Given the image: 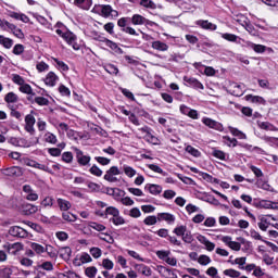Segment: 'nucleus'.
I'll use <instances>...</instances> for the list:
<instances>
[{"label":"nucleus","mask_w":278,"mask_h":278,"mask_svg":"<svg viewBox=\"0 0 278 278\" xmlns=\"http://www.w3.org/2000/svg\"><path fill=\"white\" fill-rule=\"evenodd\" d=\"M129 21V17H122L117 21L118 27H122V31L125 34H129L130 36H138L136 33V29H134L131 26H127V22Z\"/></svg>","instance_id":"1"},{"label":"nucleus","mask_w":278,"mask_h":278,"mask_svg":"<svg viewBox=\"0 0 278 278\" xmlns=\"http://www.w3.org/2000/svg\"><path fill=\"white\" fill-rule=\"evenodd\" d=\"M9 236H12L13 238H27L29 233L21 226H12L9 229Z\"/></svg>","instance_id":"2"},{"label":"nucleus","mask_w":278,"mask_h":278,"mask_svg":"<svg viewBox=\"0 0 278 278\" xmlns=\"http://www.w3.org/2000/svg\"><path fill=\"white\" fill-rule=\"evenodd\" d=\"M115 175H121V169H118L116 166H112L109 170H106L104 175L105 181H109L110 184H116L118 178H116Z\"/></svg>","instance_id":"3"},{"label":"nucleus","mask_w":278,"mask_h":278,"mask_svg":"<svg viewBox=\"0 0 278 278\" xmlns=\"http://www.w3.org/2000/svg\"><path fill=\"white\" fill-rule=\"evenodd\" d=\"M62 39L65 40L67 45L73 47L74 51H79V45L75 42V40H77V37L75 36V34L71 31L64 33V35H62Z\"/></svg>","instance_id":"4"},{"label":"nucleus","mask_w":278,"mask_h":278,"mask_svg":"<svg viewBox=\"0 0 278 278\" xmlns=\"http://www.w3.org/2000/svg\"><path fill=\"white\" fill-rule=\"evenodd\" d=\"M74 151L79 166H88V164H90V156L84 155V152L77 148H74Z\"/></svg>","instance_id":"5"},{"label":"nucleus","mask_w":278,"mask_h":278,"mask_svg":"<svg viewBox=\"0 0 278 278\" xmlns=\"http://www.w3.org/2000/svg\"><path fill=\"white\" fill-rule=\"evenodd\" d=\"M4 250L8 251L10 255H16L18 251H23V244H21L20 242L7 243L4 244Z\"/></svg>","instance_id":"6"},{"label":"nucleus","mask_w":278,"mask_h":278,"mask_svg":"<svg viewBox=\"0 0 278 278\" xmlns=\"http://www.w3.org/2000/svg\"><path fill=\"white\" fill-rule=\"evenodd\" d=\"M94 40H99L100 42H104V45H106V47H109L110 49H112L113 51H121V53H123V50L121 48H118V45H116V42L105 38V37H101V35H97V37L94 38Z\"/></svg>","instance_id":"7"},{"label":"nucleus","mask_w":278,"mask_h":278,"mask_svg":"<svg viewBox=\"0 0 278 278\" xmlns=\"http://www.w3.org/2000/svg\"><path fill=\"white\" fill-rule=\"evenodd\" d=\"M8 177H23V169L20 166H13L4 169Z\"/></svg>","instance_id":"8"},{"label":"nucleus","mask_w":278,"mask_h":278,"mask_svg":"<svg viewBox=\"0 0 278 278\" xmlns=\"http://www.w3.org/2000/svg\"><path fill=\"white\" fill-rule=\"evenodd\" d=\"M202 123L206 125V127H210L211 129H216L217 131H220L223 129V125L210 117H204L202 119Z\"/></svg>","instance_id":"9"},{"label":"nucleus","mask_w":278,"mask_h":278,"mask_svg":"<svg viewBox=\"0 0 278 278\" xmlns=\"http://www.w3.org/2000/svg\"><path fill=\"white\" fill-rule=\"evenodd\" d=\"M184 81H186V84H188V86L191 88H195V90H203L204 88L203 84H201V81H199L197 78L185 76Z\"/></svg>","instance_id":"10"},{"label":"nucleus","mask_w":278,"mask_h":278,"mask_svg":"<svg viewBox=\"0 0 278 278\" xmlns=\"http://www.w3.org/2000/svg\"><path fill=\"white\" fill-rule=\"evenodd\" d=\"M130 21H131L132 25H149V23H150V21L147 17H144L140 14L132 15Z\"/></svg>","instance_id":"11"},{"label":"nucleus","mask_w":278,"mask_h":278,"mask_svg":"<svg viewBox=\"0 0 278 278\" xmlns=\"http://www.w3.org/2000/svg\"><path fill=\"white\" fill-rule=\"evenodd\" d=\"M90 262H92V257L90 256V254L85 252L80 255L79 260L78 258L74 260V265L81 266V264H88Z\"/></svg>","instance_id":"12"},{"label":"nucleus","mask_w":278,"mask_h":278,"mask_svg":"<svg viewBox=\"0 0 278 278\" xmlns=\"http://www.w3.org/2000/svg\"><path fill=\"white\" fill-rule=\"evenodd\" d=\"M157 220L160 223H161V220H165V223H168V225H173V223H175V215H173L170 213H159Z\"/></svg>","instance_id":"13"},{"label":"nucleus","mask_w":278,"mask_h":278,"mask_svg":"<svg viewBox=\"0 0 278 278\" xmlns=\"http://www.w3.org/2000/svg\"><path fill=\"white\" fill-rule=\"evenodd\" d=\"M45 84L46 86H50L51 88H53V86L58 84V75H55V73L53 72H49L46 76Z\"/></svg>","instance_id":"14"},{"label":"nucleus","mask_w":278,"mask_h":278,"mask_svg":"<svg viewBox=\"0 0 278 278\" xmlns=\"http://www.w3.org/2000/svg\"><path fill=\"white\" fill-rule=\"evenodd\" d=\"M72 253H73V250H71L70 247H64L59 249V255L65 262H68V260H71Z\"/></svg>","instance_id":"15"},{"label":"nucleus","mask_w":278,"mask_h":278,"mask_svg":"<svg viewBox=\"0 0 278 278\" xmlns=\"http://www.w3.org/2000/svg\"><path fill=\"white\" fill-rule=\"evenodd\" d=\"M243 85H238L236 83H233L230 86V92L231 94H233V97H242V94H244V90L242 89Z\"/></svg>","instance_id":"16"},{"label":"nucleus","mask_w":278,"mask_h":278,"mask_svg":"<svg viewBox=\"0 0 278 278\" xmlns=\"http://www.w3.org/2000/svg\"><path fill=\"white\" fill-rule=\"evenodd\" d=\"M197 25L202 27V29H211V31H216V24H212V22L200 20L197 22Z\"/></svg>","instance_id":"17"},{"label":"nucleus","mask_w":278,"mask_h":278,"mask_svg":"<svg viewBox=\"0 0 278 278\" xmlns=\"http://www.w3.org/2000/svg\"><path fill=\"white\" fill-rule=\"evenodd\" d=\"M144 188L150 192V194L157 195V194H161L162 192V186L160 185L148 184L146 185Z\"/></svg>","instance_id":"18"},{"label":"nucleus","mask_w":278,"mask_h":278,"mask_svg":"<svg viewBox=\"0 0 278 278\" xmlns=\"http://www.w3.org/2000/svg\"><path fill=\"white\" fill-rule=\"evenodd\" d=\"M268 225H270V220H268V215H262L260 217L258 228L262 231H266L268 229Z\"/></svg>","instance_id":"19"},{"label":"nucleus","mask_w":278,"mask_h":278,"mask_svg":"<svg viewBox=\"0 0 278 278\" xmlns=\"http://www.w3.org/2000/svg\"><path fill=\"white\" fill-rule=\"evenodd\" d=\"M56 203H58V205H59V207H60V210L62 212H68V210H71V207H72L71 203L68 202V200H64L62 198H59L56 200Z\"/></svg>","instance_id":"20"},{"label":"nucleus","mask_w":278,"mask_h":278,"mask_svg":"<svg viewBox=\"0 0 278 278\" xmlns=\"http://www.w3.org/2000/svg\"><path fill=\"white\" fill-rule=\"evenodd\" d=\"M159 273H163V275H165L167 278H177V270L175 269L160 267Z\"/></svg>","instance_id":"21"},{"label":"nucleus","mask_w":278,"mask_h":278,"mask_svg":"<svg viewBox=\"0 0 278 278\" xmlns=\"http://www.w3.org/2000/svg\"><path fill=\"white\" fill-rule=\"evenodd\" d=\"M23 212L26 216H31V214H36V212H38V206L34 204H25L23 206Z\"/></svg>","instance_id":"22"},{"label":"nucleus","mask_w":278,"mask_h":278,"mask_svg":"<svg viewBox=\"0 0 278 278\" xmlns=\"http://www.w3.org/2000/svg\"><path fill=\"white\" fill-rule=\"evenodd\" d=\"M242 27H244V29L248 30V33L251 35V36H260V31L257 29H255V26L252 25V24H249L247 22H243L242 24Z\"/></svg>","instance_id":"23"},{"label":"nucleus","mask_w":278,"mask_h":278,"mask_svg":"<svg viewBox=\"0 0 278 278\" xmlns=\"http://www.w3.org/2000/svg\"><path fill=\"white\" fill-rule=\"evenodd\" d=\"M245 101H250L251 103H260V104L266 103V100H264V98L260 96H253V94L245 96Z\"/></svg>","instance_id":"24"},{"label":"nucleus","mask_w":278,"mask_h":278,"mask_svg":"<svg viewBox=\"0 0 278 278\" xmlns=\"http://www.w3.org/2000/svg\"><path fill=\"white\" fill-rule=\"evenodd\" d=\"M137 270H139V273H141L142 275H144L146 277H151V267L144 265V264H139L136 265Z\"/></svg>","instance_id":"25"},{"label":"nucleus","mask_w":278,"mask_h":278,"mask_svg":"<svg viewBox=\"0 0 278 278\" xmlns=\"http://www.w3.org/2000/svg\"><path fill=\"white\" fill-rule=\"evenodd\" d=\"M152 49H155L156 51H166L168 49V45L156 40L152 42Z\"/></svg>","instance_id":"26"},{"label":"nucleus","mask_w":278,"mask_h":278,"mask_svg":"<svg viewBox=\"0 0 278 278\" xmlns=\"http://www.w3.org/2000/svg\"><path fill=\"white\" fill-rule=\"evenodd\" d=\"M4 101L7 103H17L18 102V96L11 91V92L5 94Z\"/></svg>","instance_id":"27"},{"label":"nucleus","mask_w":278,"mask_h":278,"mask_svg":"<svg viewBox=\"0 0 278 278\" xmlns=\"http://www.w3.org/2000/svg\"><path fill=\"white\" fill-rule=\"evenodd\" d=\"M229 131H230V134H232V136L240 138V140H247V135L244 132L240 131L238 128L229 127Z\"/></svg>","instance_id":"28"},{"label":"nucleus","mask_w":278,"mask_h":278,"mask_svg":"<svg viewBox=\"0 0 278 278\" xmlns=\"http://www.w3.org/2000/svg\"><path fill=\"white\" fill-rule=\"evenodd\" d=\"M46 253H48L51 260H58V250H55L52 245H46Z\"/></svg>","instance_id":"29"},{"label":"nucleus","mask_w":278,"mask_h":278,"mask_svg":"<svg viewBox=\"0 0 278 278\" xmlns=\"http://www.w3.org/2000/svg\"><path fill=\"white\" fill-rule=\"evenodd\" d=\"M139 5L148 8L150 10H155L157 8V4H155V2H153L152 0H140Z\"/></svg>","instance_id":"30"},{"label":"nucleus","mask_w":278,"mask_h":278,"mask_svg":"<svg viewBox=\"0 0 278 278\" xmlns=\"http://www.w3.org/2000/svg\"><path fill=\"white\" fill-rule=\"evenodd\" d=\"M222 38H224V40H228V42H238V40H240V37H238V35L229 33L223 34Z\"/></svg>","instance_id":"31"},{"label":"nucleus","mask_w":278,"mask_h":278,"mask_svg":"<svg viewBox=\"0 0 278 278\" xmlns=\"http://www.w3.org/2000/svg\"><path fill=\"white\" fill-rule=\"evenodd\" d=\"M249 47H251L253 49V51H255V53H264L266 51V46H264V45H257V43L250 42Z\"/></svg>","instance_id":"32"},{"label":"nucleus","mask_w":278,"mask_h":278,"mask_svg":"<svg viewBox=\"0 0 278 278\" xmlns=\"http://www.w3.org/2000/svg\"><path fill=\"white\" fill-rule=\"evenodd\" d=\"M45 140H46V142H49L50 144H58V137L52 132H46Z\"/></svg>","instance_id":"33"},{"label":"nucleus","mask_w":278,"mask_h":278,"mask_svg":"<svg viewBox=\"0 0 278 278\" xmlns=\"http://www.w3.org/2000/svg\"><path fill=\"white\" fill-rule=\"evenodd\" d=\"M182 241H185L186 244H192L194 242V237H192V232L187 230L185 235L181 237Z\"/></svg>","instance_id":"34"},{"label":"nucleus","mask_w":278,"mask_h":278,"mask_svg":"<svg viewBox=\"0 0 278 278\" xmlns=\"http://www.w3.org/2000/svg\"><path fill=\"white\" fill-rule=\"evenodd\" d=\"M20 92H23L24 94H36L34 93V90L31 89V86H29V84H23L20 87Z\"/></svg>","instance_id":"35"},{"label":"nucleus","mask_w":278,"mask_h":278,"mask_svg":"<svg viewBox=\"0 0 278 278\" xmlns=\"http://www.w3.org/2000/svg\"><path fill=\"white\" fill-rule=\"evenodd\" d=\"M97 273H98V269H97V267H94V266H90V267H87V268L85 269V275H86L87 277H89V278H94V277H97Z\"/></svg>","instance_id":"36"},{"label":"nucleus","mask_w":278,"mask_h":278,"mask_svg":"<svg viewBox=\"0 0 278 278\" xmlns=\"http://www.w3.org/2000/svg\"><path fill=\"white\" fill-rule=\"evenodd\" d=\"M104 71H106L109 75H118V67H116L114 64L105 65Z\"/></svg>","instance_id":"37"},{"label":"nucleus","mask_w":278,"mask_h":278,"mask_svg":"<svg viewBox=\"0 0 278 278\" xmlns=\"http://www.w3.org/2000/svg\"><path fill=\"white\" fill-rule=\"evenodd\" d=\"M260 127L261 129H265V131H277V128L268 122H262Z\"/></svg>","instance_id":"38"},{"label":"nucleus","mask_w":278,"mask_h":278,"mask_svg":"<svg viewBox=\"0 0 278 278\" xmlns=\"http://www.w3.org/2000/svg\"><path fill=\"white\" fill-rule=\"evenodd\" d=\"M186 151L190 153V155H193V157H201V152L192 146H187Z\"/></svg>","instance_id":"39"},{"label":"nucleus","mask_w":278,"mask_h":278,"mask_svg":"<svg viewBox=\"0 0 278 278\" xmlns=\"http://www.w3.org/2000/svg\"><path fill=\"white\" fill-rule=\"evenodd\" d=\"M30 249L35 251L38 255L45 253L46 248L40 245L39 243H31Z\"/></svg>","instance_id":"40"},{"label":"nucleus","mask_w":278,"mask_h":278,"mask_svg":"<svg viewBox=\"0 0 278 278\" xmlns=\"http://www.w3.org/2000/svg\"><path fill=\"white\" fill-rule=\"evenodd\" d=\"M157 215H150L144 218L143 223L144 225L151 226V225H156L157 224Z\"/></svg>","instance_id":"41"},{"label":"nucleus","mask_w":278,"mask_h":278,"mask_svg":"<svg viewBox=\"0 0 278 278\" xmlns=\"http://www.w3.org/2000/svg\"><path fill=\"white\" fill-rule=\"evenodd\" d=\"M188 231V227L186 226H178L173 230V233H175L176 236L182 238L185 232Z\"/></svg>","instance_id":"42"},{"label":"nucleus","mask_w":278,"mask_h":278,"mask_svg":"<svg viewBox=\"0 0 278 278\" xmlns=\"http://www.w3.org/2000/svg\"><path fill=\"white\" fill-rule=\"evenodd\" d=\"M62 218H63V220H66L67 223H75V220H77V216H75L74 214H71L68 212H64L62 214Z\"/></svg>","instance_id":"43"},{"label":"nucleus","mask_w":278,"mask_h":278,"mask_svg":"<svg viewBox=\"0 0 278 278\" xmlns=\"http://www.w3.org/2000/svg\"><path fill=\"white\" fill-rule=\"evenodd\" d=\"M198 262L201 264V266H207V264L212 263V258L205 254H202L199 256Z\"/></svg>","instance_id":"44"},{"label":"nucleus","mask_w":278,"mask_h":278,"mask_svg":"<svg viewBox=\"0 0 278 278\" xmlns=\"http://www.w3.org/2000/svg\"><path fill=\"white\" fill-rule=\"evenodd\" d=\"M200 177H202V179L208 181L210 184H216V181H218V179L213 178L212 175L204 172H200Z\"/></svg>","instance_id":"45"},{"label":"nucleus","mask_w":278,"mask_h":278,"mask_svg":"<svg viewBox=\"0 0 278 278\" xmlns=\"http://www.w3.org/2000/svg\"><path fill=\"white\" fill-rule=\"evenodd\" d=\"M212 155L213 157H216L217 160H223L224 162L225 160H227V154H225V152L220 150H213Z\"/></svg>","instance_id":"46"},{"label":"nucleus","mask_w":278,"mask_h":278,"mask_svg":"<svg viewBox=\"0 0 278 278\" xmlns=\"http://www.w3.org/2000/svg\"><path fill=\"white\" fill-rule=\"evenodd\" d=\"M100 240H103L104 242H108V244H114V237L110 236L109 233H101L99 236Z\"/></svg>","instance_id":"47"},{"label":"nucleus","mask_w":278,"mask_h":278,"mask_svg":"<svg viewBox=\"0 0 278 278\" xmlns=\"http://www.w3.org/2000/svg\"><path fill=\"white\" fill-rule=\"evenodd\" d=\"M0 277L12 278V268L4 267V268L0 269Z\"/></svg>","instance_id":"48"},{"label":"nucleus","mask_w":278,"mask_h":278,"mask_svg":"<svg viewBox=\"0 0 278 278\" xmlns=\"http://www.w3.org/2000/svg\"><path fill=\"white\" fill-rule=\"evenodd\" d=\"M254 277H266V278H273L271 276H268L262 270V267L256 266L253 271Z\"/></svg>","instance_id":"49"},{"label":"nucleus","mask_w":278,"mask_h":278,"mask_svg":"<svg viewBox=\"0 0 278 278\" xmlns=\"http://www.w3.org/2000/svg\"><path fill=\"white\" fill-rule=\"evenodd\" d=\"M101 13L108 17L110 14H112V5L110 4H104L100 7Z\"/></svg>","instance_id":"50"},{"label":"nucleus","mask_w":278,"mask_h":278,"mask_svg":"<svg viewBox=\"0 0 278 278\" xmlns=\"http://www.w3.org/2000/svg\"><path fill=\"white\" fill-rule=\"evenodd\" d=\"M89 252L92 255V257H94V260H99V257L103 255V251H101L100 248H91Z\"/></svg>","instance_id":"51"},{"label":"nucleus","mask_w":278,"mask_h":278,"mask_svg":"<svg viewBox=\"0 0 278 278\" xmlns=\"http://www.w3.org/2000/svg\"><path fill=\"white\" fill-rule=\"evenodd\" d=\"M224 275H226V277L238 278L240 277V271L236 269H226L224 270Z\"/></svg>","instance_id":"52"},{"label":"nucleus","mask_w":278,"mask_h":278,"mask_svg":"<svg viewBox=\"0 0 278 278\" xmlns=\"http://www.w3.org/2000/svg\"><path fill=\"white\" fill-rule=\"evenodd\" d=\"M225 140V144H227V147H238V139L236 138H231V137H224Z\"/></svg>","instance_id":"53"},{"label":"nucleus","mask_w":278,"mask_h":278,"mask_svg":"<svg viewBox=\"0 0 278 278\" xmlns=\"http://www.w3.org/2000/svg\"><path fill=\"white\" fill-rule=\"evenodd\" d=\"M12 81L17 86H23V84H25V79L18 74H13Z\"/></svg>","instance_id":"54"},{"label":"nucleus","mask_w":278,"mask_h":278,"mask_svg":"<svg viewBox=\"0 0 278 278\" xmlns=\"http://www.w3.org/2000/svg\"><path fill=\"white\" fill-rule=\"evenodd\" d=\"M62 161L65 162V164H71L73 162V152H64L62 154Z\"/></svg>","instance_id":"55"},{"label":"nucleus","mask_w":278,"mask_h":278,"mask_svg":"<svg viewBox=\"0 0 278 278\" xmlns=\"http://www.w3.org/2000/svg\"><path fill=\"white\" fill-rule=\"evenodd\" d=\"M105 212H106V214H109L110 216H113V218H114L115 216L121 215V212L118 211V208L113 207V206L106 207Z\"/></svg>","instance_id":"56"},{"label":"nucleus","mask_w":278,"mask_h":278,"mask_svg":"<svg viewBox=\"0 0 278 278\" xmlns=\"http://www.w3.org/2000/svg\"><path fill=\"white\" fill-rule=\"evenodd\" d=\"M55 237L61 242H66V240H68V233L66 231H58L55 232Z\"/></svg>","instance_id":"57"},{"label":"nucleus","mask_w":278,"mask_h":278,"mask_svg":"<svg viewBox=\"0 0 278 278\" xmlns=\"http://www.w3.org/2000/svg\"><path fill=\"white\" fill-rule=\"evenodd\" d=\"M89 172L96 177H101V175H103V170H101V168H99V166L97 165H92Z\"/></svg>","instance_id":"58"},{"label":"nucleus","mask_w":278,"mask_h":278,"mask_svg":"<svg viewBox=\"0 0 278 278\" xmlns=\"http://www.w3.org/2000/svg\"><path fill=\"white\" fill-rule=\"evenodd\" d=\"M102 266L106 270H112V268H114V262H112L110 258H104L102 261Z\"/></svg>","instance_id":"59"},{"label":"nucleus","mask_w":278,"mask_h":278,"mask_svg":"<svg viewBox=\"0 0 278 278\" xmlns=\"http://www.w3.org/2000/svg\"><path fill=\"white\" fill-rule=\"evenodd\" d=\"M206 275L212 278H220V276H218V269H216V267H210L206 270Z\"/></svg>","instance_id":"60"},{"label":"nucleus","mask_w":278,"mask_h":278,"mask_svg":"<svg viewBox=\"0 0 278 278\" xmlns=\"http://www.w3.org/2000/svg\"><path fill=\"white\" fill-rule=\"evenodd\" d=\"M124 173L127 175V177H135L136 169H134L131 166L124 165Z\"/></svg>","instance_id":"61"},{"label":"nucleus","mask_w":278,"mask_h":278,"mask_svg":"<svg viewBox=\"0 0 278 278\" xmlns=\"http://www.w3.org/2000/svg\"><path fill=\"white\" fill-rule=\"evenodd\" d=\"M94 160L96 162H98V164H101L102 166H108V164L112 162L110 159L103 156H96Z\"/></svg>","instance_id":"62"},{"label":"nucleus","mask_w":278,"mask_h":278,"mask_svg":"<svg viewBox=\"0 0 278 278\" xmlns=\"http://www.w3.org/2000/svg\"><path fill=\"white\" fill-rule=\"evenodd\" d=\"M41 205L43 207H53V199L51 197H46L42 201H41Z\"/></svg>","instance_id":"63"},{"label":"nucleus","mask_w":278,"mask_h":278,"mask_svg":"<svg viewBox=\"0 0 278 278\" xmlns=\"http://www.w3.org/2000/svg\"><path fill=\"white\" fill-rule=\"evenodd\" d=\"M111 223L115 224L116 226L118 225H125V218H123L122 216L117 215L115 217H112Z\"/></svg>","instance_id":"64"}]
</instances>
